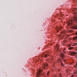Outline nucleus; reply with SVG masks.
<instances>
[{"label": "nucleus", "mask_w": 77, "mask_h": 77, "mask_svg": "<svg viewBox=\"0 0 77 77\" xmlns=\"http://www.w3.org/2000/svg\"><path fill=\"white\" fill-rule=\"evenodd\" d=\"M73 15L74 17L73 18H72L70 20L67 21V26H70L72 29H77V26L74 25V21H77V12H75L73 13Z\"/></svg>", "instance_id": "f257e3e1"}, {"label": "nucleus", "mask_w": 77, "mask_h": 77, "mask_svg": "<svg viewBox=\"0 0 77 77\" xmlns=\"http://www.w3.org/2000/svg\"><path fill=\"white\" fill-rule=\"evenodd\" d=\"M64 33H65V31H63L62 32H61L60 35H58V38H60L61 39H62V38L64 37L63 36L64 35H63V34Z\"/></svg>", "instance_id": "f03ea898"}, {"label": "nucleus", "mask_w": 77, "mask_h": 77, "mask_svg": "<svg viewBox=\"0 0 77 77\" xmlns=\"http://www.w3.org/2000/svg\"><path fill=\"white\" fill-rule=\"evenodd\" d=\"M42 72V70L41 69H39L37 74V77H39L41 76V72Z\"/></svg>", "instance_id": "7ed1b4c3"}, {"label": "nucleus", "mask_w": 77, "mask_h": 77, "mask_svg": "<svg viewBox=\"0 0 77 77\" xmlns=\"http://www.w3.org/2000/svg\"><path fill=\"white\" fill-rule=\"evenodd\" d=\"M56 30H57V32L58 33L59 31L62 30V27L61 26H57L55 28Z\"/></svg>", "instance_id": "20e7f679"}, {"label": "nucleus", "mask_w": 77, "mask_h": 77, "mask_svg": "<svg viewBox=\"0 0 77 77\" xmlns=\"http://www.w3.org/2000/svg\"><path fill=\"white\" fill-rule=\"evenodd\" d=\"M43 69H45L46 67H48V64L47 63H45L43 65Z\"/></svg>", "instance_id": "39448f33"}, {"label": "nucleus", "mask_w": 77, "mask_h": 77, "mask_svg": "<svg viewBox=\"0 0 77 77\" xmlns=\"http://www.w3.org/2000/svg\"><path fill=\"white\" fill-rule=\"evenodd\" d=\"M76 54L77 53H76L75 52H71L70 53V54L71 55V56H73V55H75V54Z\"/></svg>", "instance_id": "423d86ee"}, {"label": "nucleus", "mask_w": 77, "mask_h": 77, "mask_svg": "<svg viewBox=\"0 0 77 77\" xmlns=\"http://www.w3.org/2000/svg\"><path fill=\"white\" fill-rule=\"evenodd\" d=\"M73 32H74V31L72 30H69L68 31V32L69 33H72Z\"/></svg>", "instance_id": "0eeeda50"}, {"label": "nucleus", "mask_w": 77, "mask_h": 77, "mask_svg": "<svg viewBox=\"0 0 77 77\" xmlns=\"http://www.w3.org/2000/svg\"><path fill=\"white\" fill-rule=\"evenodd\" d=\"M61 56L62 57V58L63 59H64V53H61Z\"/></svg>", "instance_id": "6e6552de"}, {"label": "nucleus", "mask_w": 77, "mask_h": 77, "mask_svg": "<svg viewBox=\"0 0 77 77\" xmlns=\"http://www.w3.org/2000/svg\"><path fill=\"white\" fill-rule=\"evenodd\" d=\"M44 56L45 57H48V56H49V55L48 54H45Z\"/></svg>", "instance_id": "1a4fd4ad"}, {"label": "nucleus", "mask_w": 77, "mask_h": 77, "mask_svg": "<svg viewBox=\"0 0 77 77\" xmlns=\"http://www.w3.org/2000/svg\"><path fill=\"white\" fill-rule=\"evenodd\" d=\"M56 47L57 48V49H59V45H56Z\"/></svg>", "instance_id": "9d476101"}, {"label": "nucleus", "mask_w": 77, "mask_h": 77, "mask_svg": "<svg viewBox=\"0 0 77 77\" xmlns=\"http://www.w3.org/2000/svg\"><path fill=\"white\" fill-rule=\"evenodd\" d=\"M72 48H72V47H70V48H68L69 50H72Z\"/></svg>", "instance_id": "9b49d317"}, {"label": "nucleus", "mask_w": 77, "mask_h": 77, "mask_svg": "<svg viewBox=\"0 0 77 77\" xmlns=\"http://www.w3.org/2000/svg\"><path fill=\"white\" fill-rule=\"evenodd\" d=\"M58 62H60V63H61V62H62V61L61 60L59 59L58 60Z\"/></svg>", "instance_id": "f8f14e48"}, {"label": "nucleus", "mask_w": 77, "mask_h": 77, "mask_svg": "<svg viewBox=\"0 0 77 77\" xmlns=\"http://www.w3.org/2000/svg\"><path fill=\"white\" fill-rule=\"evenodd\" d=\"M59 77H62V75H61V74H60V75H59Z\"/></svg>", "instance_id": "ddd939ff"}, {"label": "nucleus", "mask_w": 77, "mask_h": 77, "mask_svg": "<svg viewBox=\"0 0 77 77\" xmlns=\"http://www.w3.org/2000/svg\"><path fill=\"white\" fill-rule=\"evenodd\" d=\"M75 35H77V32H76L75 33Z\"/></svg>", "instance_id": "4468645a"}, {"label": "nucleus", "mask_w": 77, "mask_h": 77, "mask_svg": "<svg viewBox=\"0 0 77 77\" xmlns=\"http://www.w3.org/2000/svg\"><path fill=\"white\" fill-rule=\"evenodd\" d=\"M63 61L64 62V63H65V62H66V60H63Z\"/></svg>", "instance_id": "2eb2a0df"}, {"label": "nucleus", "mask_w": 77, "mask_h": 77, "mask_svg": "<svg viewBox=\"0 0 77 77\" xmlns=\"http://www.w3.org/2000/svg\"><path fill=\"white\" fill-rule=\"evenodd\" d=\"M47 75H49V72H48L47 73Z\"/></svg>", "instance_id": "dca6fc26"}, {"label": "nucleus", "mask_w": 77, "mask_h": 77, "mask_svg": "<svg viewBox=\"0 0 77 77\" xmlns=\"http://www.w3.org/2000/svg\"><path fill=\"white\" fill-rule=\"evenodd\" d=\"M71 45L69 44L68 45V46H69V47H71Z\"/></svg>", "instance_id": "f3484780"}, {"label": "nucleus", "mask_w": 77, "mask_h": 77, "mask_svg": "<svg viewBox=\"0 0 77 77\" xmlns=\"http://www.w3.org/2000/svg\"><path fill=\"white\" fill-rule=\"evenodd\" d=\"M64 65H62V66H63Z\"/></svg>", "instance_id": "a211bd4d"}, {"label": "nucleus", "mask_w": 77, "mask_h": 77, "mask_svg": "<svg viewBox=\"0 0 77 77\" xmlns=\"http://www.w3.org/2000/svg\"><path fill=\"white\" fill-rule=\"evenodd\" d=\"M61 65H63V63H62Z\"/></svg>", "instance_id": "6ab92c4d"}, {"label": "nucleus", "mask_w": 77, "mask_h": 77, "mask_svg": "<svg viewBox=\"0 0 77 77\" xmlns=\"http://www.w3.org/2000/svg\"><path fill=\"white\" fill-rule=\"evenodd\" d=\"M74 75H72V77H73L74 76Z\"/></svg>", "instance_id": "aec40b11"}, {"label": "nucleus", "mask_w": 77, "mask_h": 77, "mask_svg": "<svg viewBox=\"0 0 77 77\" xmlns=\"http://www.w3.org/2000/svg\"><path fill=\"white\" fill-rule=\"evenodd\" d=\"M76 64L77 66V63H76Z\"/></svg>", "instance_id": "412c9836"}, {"label": "nucleus", "mask_w": 77, "mask_h": 77, "mask_svg": "<svg viewBox=\"0 0 77 77\" xmlns=\"http://www.w3.org/2000/svg\"><path fill=\"white\" fill-rule=\"evenodd\" d=\"M73 45H74V46L75 45V44H73Z\"/></svg>", "instance_id": "4be33fe9"}, {"label": "nucleus", "mask_w": 77, "mask_h": 77, "mask_svg": "<svg viewBox=\"0 0 77 77\" xmlns=\"http://www.w3.org/2000/svg\"><path fill=\"white\" fill-rule=\"evenodd\" d=\"M46 68H47V67H46Z\"/></svg>", "instance_id": "5701e85b"}]
</instances>
